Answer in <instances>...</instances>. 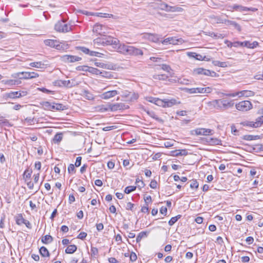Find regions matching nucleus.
I'll return each instance as SVG.
<instances>
[{
  "label": "nucleus",
  "mask_w": 263,
  "mask_h": 263,
  "mask_svg": "<svg viewBox=\"0 0 263 263\" xmlns=\"http://www.w3.org/2000/svg\"><path fill=\"white\" fill-rule=\"evenodd\" d=\"M53 240L52 237L50 235H46L41 239V241L44 244H48Z\"/></svg>",
  "instance_id": "nucleus-27"
},
{
  "label": "nucleus",
  "mask_w": 263,
  "mask_h": 263,
  "mask_svg": "<svg viewBox=\"0 0 263 263\" xmlns=\"http://www.w3.org/2000/svg\"><path fill=\"white\" fill-rule=\"evenodd\" d=\"M135 204L129 202L127 203L126 209L128 210H130L132 211H135V210L134 209Z\"/></svg>",
  "instance_id": "nucleus-52"
},
{
  "label": "nucleus",
  "mask_w": 263,
  "mask_h": 263,
  "mask_svg": "<svg viewBox=\"0 0 263 263\" xmlns=\"http://www.w3.org/2000/svg\"><path fill=\"white\" fill-rule=\"evenodd\" d=\"M207 35L214 38V39H223L224 37V35L221 33H214L213 32H209L206 33Z\"/></svg>",
  "instance_id": "nucleus-35"
},
{
  "label": "nucleus",
  "mask_w": 263,
  "mask_h": 263,
  "mask_svg": "<svg viewBox=\"0 0 263 263\" xmlns=\"http://www.w3.org/2000/svg\"><path fill=\"white\" fill-rule=\"evenodd\" d=\"M136 189V186H128L125 187L124 192L126 194H129L132 192L134 191Z\"/></svg>",
  "instance_id": "nucleus-46"
},
{
  "label": "nucleus",
  "mask_w": 263,
  "mask_h": 263,
  "mask_svg": "<svg viewBox=\"0 0 263 263\" xmlns=\"http://www.w3.org/2000/svg\"><path fill=\"white\" fill-rule=\"evenodd\" d=\"M40 253L43 257H49L50 255L49 252L47 249L43 246L40 249Z\"/></svg>",
  "instance_id": "nucleus-31"
},
{
  "label": "nucleus",
  "mask_w": 263,
  "mask_h": 263,
  "mask_svg": "<svg viewBox=\"0 0 263 263\" xmlns=\"http://www.w3.org/2000/svg\"><path fill=\"white\" fill-rule=\"evenodd\" d=\"M240 44L242 46L246 47L248 48L253 49L258 46V43L256 41H254L253 42H250L249 41H244L241 42Z\"/></svg>",
  "instance_id": "nucleus-20"
},
{
  "label": "nucleus",
  "mask_w": 263,
  "mask_h": 263,
  "mask_svg": "<svg viewBox=\"0 0 263 263\" xmlns=\"http://www.w3.org/2000/svg\"><path fill=\"white\" fill-rule=\"evenodd\" d=\"M44 109L52 110H54V103H51L48 101L43 102L41 103Z\"/></svg>",
  "instance_id": "nucleus-24"
},
{
  "label": "nucleus",
  "mask_w": 263,
  "mask_h": 263,
  "mask_svg": "<svg viewBox=\"0 0 263 263\" xmlns=\"http://www.w3.org/2000/svg\"><path fill=\"white\" fill-rule=\"evenodd\" d=\"M0 125L4 126H9L10 124L9 121L6 119H0Z\"/></svg>",
  "instance_id": "nucleus-53"
},
{
  "label": "nucleus",
  "mask_w": 263,
  "mask_h": 263,
  "mask_svg": "<svg viewBox=\"0 0 263 263\" xmlns=\"http://www.w3.org/2000/svg\"><path fill=\"white\" fill-rule=\"evenodd\" d=\"M178 98L165 99V107H172L174 105L180 104V101Z\"/></svg>",
  "instance_id": "nucleus-17"
},
{
  "label": "nucleus",
  "mask_w": 263,
  "mask_h": 263,
  "mask_svg": "<svg viewBox=\"0 0 263 263\" xmlns=\"http://www.w3.org/2000/svg\"><path fill=\"white\" fill-rule=\"evenodd\" d=\"M76 69L77 70L88 72L89 66L85 65L79 66H78Z\"/></svg>",
  "instance_id": "nucleus-49"
},
{
  "label": "nucleus",
  "mask_w": 263,
  "mask_h": 263,
  "mask_svg": "<svg viewBox=\"0 0 263 263\" xmlns=\"http://www.w3.org/2000/svg\"><path fill=\"white\" fill-rule=\"evenodd\" d=\"M226 24L227 25H232V26H234L238 31H241L240 26L234 21H232L227 20Z\"/></svg>",
  "instance_id": "nucleus-33"
},
{
  "label": "nucleus",
  "mask_w": 263,
  "mask_h": 263,
  "mask_svg": "<svg viewBox=\"0 0 263 263\" xmlns=\"http://www.w3.org/2000/svg\"><path fill=\"white\" fill-rule=\"evenodd\" d=\"M87 233L84 232H81L78 236L77 238L82 240L84 239L87 236Z\"/></svg>",
  "instance_id": "nucleus-58"
},
{
  "label": "nucleus",
  "mask_w": 263,
  "mask_h": 263,
  "mask_svg": "<svg viewBox=\"0 0 263 263\" xmlns=\"http://www.w3.org/2000/svg\"><path fill=\"white\" fill-rule=\"evenodd\" d=\"M98 110L101 112H105L107 111H110V108H109V103L107 105H101L98 106Z\"/></svg>",
  "instance_id": "nucleus-38"
},
{
  "label": "nucleus",
  "mask_w": 263,
  "mask_h": 263,
  "mask_svg": "<svg viewBox=\"0 0 263 263\" xmlns=\"http://www.w3.org/2000/svg\"><path fill=\"white\" fill-rule=\"evenodd\" d=\"M63 139V136L62 133H57L53 137V141L54 143L60 142Z\"/></svg>",
  "instance_id": "nucleus-39"
},
{
  "label": "nucleus",
  "mask_w": 263,
  "mask_h": 263,
  "mask_svg": "<svg viewBox=\"0 0 263 263\" xmlns=\"http://www.w3.org/2000/svg\"><path fill=\"white\" fill-rule=\"evenodd\" d=\"M91 256H95L98 254V250L96 247H91Z\"/></svg>",
  "instance_id": "nucleus-60"
},
{
  "label": "nucleus",
  "mask_w": 263,
  "mask_h": 263,
  "mask_svg": "<svg viewBox=\"0 0 263 263\" xmlns=\"http://www.w3.org/2000/svg\"><path fill=\"white\" fill-rule=\"evenodd\" d=\"M2 82L8 86L11 87L14 85H17L21 83L20 80H3Z\"/></svg>",
  "instance_id": "nucleus-19"
},
{
  "label": "nucleus",
  "mask_w": 263,
  "mask_h": 263,
  "mask_svg": "<svg viewBox=\"0 0 263 263\" xmlns=\"http://www.w3.org/2000/svg\"><path fill=\"white\" fill-rule=\"evenodd\" d=\"M95 65L97 67L103 68H106L107 67V64L101 62H95Z\"/></svg>",
  "instance_id": "nucleus-57"
},
{
  "label": "nucleus",
  "mask_w": 263,
  "mask_h": 263,
  "mask_svg": "<svg viewBox=\"0 0 263 263\" xmlns=\"http://www.w3.org/2000/svg\"><path fill=\"white\" fill-rule=\"evenodd\" d=\"M77 247L75 245H71L68 246L65 250V253L67 254H72L76 251Z\"/></svg>",
  "instance_id": "nucleus-30"
},
{
  "label": "nucleus",
  "mask_w": 263,
  "mask_h": 263,
  "mask_svg": "<svg viewBox=\"0 0 263 263\" xmlns=\"http://www.w3.org/2000/svg\"><path fill=\"white\" fill-rule=\"evenodd\" d=\"M236 109L241 111H247L252 107V105L249 101H243L235 105Z\"/></svg>",
  "instance_id": "nucleus-8"
},
{
  "label": "nucleus",
  "mask_w": 263,
  "mask_h": 263,
  "mask_svg": "<svg viewBox=\"0 0 263 263\" xmlns=\"http://www.w3.org/2000/svg\"><path fill=\"white\" fill-rule=\"evenodd\" d=\"M165 11H171V12H181L182 11V8L181 7L176 6H170L165 4Z\"/></svg>",
  "instance_id": "nucleus-25"
},
{
  "label": "nucleus",
  "mask_w": 263,
  "mask_h": 263,
  "mask_svg": "<svg viewBox=\"0 0 263 263\" xmlns=\"http://www.w3.org/2000/svg\"><path fill=\"white\" fill-rule=\"evenodd\" d=\"M81 95L88 100H92L94 99V96L88 90H84L82 91Z\"/></svg>",
  "instance_id": "nucleus-26"
},
{
  "label": "nucleus",
  "mask_w": 263,
  "mask_h": 263,
  "mask_svg": "<svg viewBox=\"0 0 263 263\" xmlns=\"http://www.w3.org/2000/svg\"><path fill=\"white\" fill-rule=\"evenodd\" d=\"M211 103L215 108L221 111H225L232 108L234 105L233 100L227 99L226 98L214 100L212 101Z\"/></svg>",
  "instance_id": "nucleus-2"
},
{
  "label": "nucleus",
  "mask_w": 263,
  "mask_h": 263,
  "mask_svg": "<svg viewBox=\"0 0 263 263\" xmlns=\"http://www.w3.org/2000/svg\"><path fill=\"white\" fill-rule=\"evenodd\" d=\"M194 73L197 74H203L205 76H211L215 77L216 76L217 73L214 71L203 69L202 68H198L194 70Z\"/></svg>",
  "instance_id": "nucleus-9"
},
{
  "label": "nucleus",
  "mask_w": 263,
  "mask_h": 263,
  "mask_svg": "<svg viewBox=\"0 0 263 263\" xmlns=\"http://www.w3.org/2000/svg\"><path fill=\"white\" fill-rule=\"evenodd\" d=\"M144 200L145 201V204H148V203L152 202L151 196L149 195H148V196L144 195Z\"/></svg>",
  "instance_id": "nucleus-61"
},
{
  "label": "nucleus",
  "mask_w": 263,
  "mask_h": 263,
  "mask_svg": "<svg viewBox=\"0 0 263 263\" xmlns=\"http://www.w3.org/2000/svg\"><path fill=\"white\" fill-rule=\"evenodd\" d=\"M22 77L20 79H29L37 78L39 76V74L34 72H21Z\"/></svg>",
  "instance_id": "nucleus-13"
},
{
  "label": "nucleus",
  "mask_w": 263,
  "mask_h": 263,
  "mask_svg": "<svg viewBox=\"0 0 263 263\" xmlns=\"http://www.w3.org/2000/svg\"><path fill=\"white\" fill-rule=\"evenodd\" d=\"M81 160H82V157H78L76 159V161L75 162V166L76 167H79L81 165Z\"/></svg>",
  "instance_id": "nucleus-62"
},
{
  "label": "nucleus",
  "mask_w": 263,
  "mask_h": 263,
  "mask_svg": "<svg viewBox=\"0 0 263 263\" xmlns=\"http://www.w3.org/2000/svg\"><path fill=\"white\" fill-rule=\"evenodd\" d=\"M105 26L99 24H96L93 28V31L100 35L105 33Z\"/></svg>",
  "instance_id": "nucleus-14"
},
{
  "label": "nucleus",
  "mask_w": 263,
  "mask_h": 263,
  "mask_svg": "<svg viewBox=\"0 0 263 263\" xmlns=\"http://www.w3.org/2000/svg\"><path fill=\"white\" fill-rule=\"evenodd\" d=\"M117 51L126 56L142 55L143 52L140 49L125 44H120L117 47Z\"/></svg>",
  "instance_id": "nucleus-1"
},
{
  "label": "nucleus",
  "mask_w": 263,
  "mask_h": 263,
  "mask_svg": "<svg viewBox=\"0 0 263 263\" xmlns=\"http://www.w3.org/2000/svg\"><path fill=\"white\" fill-rule=\"evenodd\" d=\"M109 108H110V111H116L127 109L129 108V106L122 103H117L115 104L109 103Z\"/></svg>",
  "instance_id": "nucleus-10"
},
{
  "label": "nucleus",
  "mask_w": 263,
  "mask_h": 263,
  "mask_svg": "<svg viewBox=\"0 0 263 263\" xmlns=\"http://www.w3.org/2000/svg\"><path fill=\"white\" fill-rule=\"evenodd\" d=\"M29 65L33 67L42 69L46 68L48 64L40 61L30 63Z\"/></svg>",
  "instance_id": "nucleus-23"
},
{
  "label": "nucleus",
  "mask_w": 263,
  "mask_h": 263,
  "mask_svg": "<svg viewBox=\"0 0 263 263\" xmlns=\"http://www.w3.org/2000/svg\"><path fill=\"white\" fill-rule=\"evenodd\" d=\"M32 171L26 170L23 174V177L25 179V181H27V179H30L31 178V174H32Z\"/></svg>",
  "instance_id": "nucleus-43"
},
{
  "label": "nucleus",
  "mask_w": 263,
  "mask_h": 263,
  "mask_svg": "<svg viewBox=\"0 0 263 263\" xmlns=\"http://www.w3.org/2000/svg\"><path fill=\"white\" fill-rule=\"evenodd\" d=\"M58 41L55 40H45L44 43L46 46L55 48L56 44H57Z\"/></svg>",
  "instance_id": "nucleus-28"
},
{
  "label": "nucleus",
  "mask_w": 263,
  "mask_h": 263,
  "mask_svg": "<svg viewBox=\"0 0 263 263\" xmlns=\"http://www.w3.org/2000/svg\"><path fill=\"white\" fill-rule=\"evenodd\" d=\"M178 81L180 84H188L189 80L186 79H178L177 77L174 76L173 70L169 66L165 65V84L167 82L170 83H175Z\"/></svg>",
  "instance_id": "nucleus-4"
},
{
  "label": "nucleus",
  "mask_w": 263,
  "mask_h": 263,
  "mask_svg": "<svg viewBox=\"0 0 263 263\" xmlns=\"http://www.w3.org/2000/svg\"><path fill=\"white\" fill-rule=\"evenodd\" d=\"M182 43V40L181 38L176 39V37H170L165 39V46L168 44L177 45Z\"/></svg>",
  "instance_id": "nucleus-18"
},
{
  "label": "nucleus",
  "mask_w": 263,
  "mask_h": 263,
  "mask_svg": "<svg viewBox=\"0 0 263 263\" xmlns=\"http://www.w3.org/2000/svg\"><path fill=\"white\" fill-rule=\"evenodd\" d=\"M263 123V116H261L257 118L256 121V125L255 126H260Z\"/></svg>",
  "instance_id": "nucleus-50"
},
{
  "label": "nucleus",
  "mask_w": 263,
  "mask_h": 263,
  "mask_svg": "<svg viewBox=\"0 0 263 263\" xmlns=\"http://www.w3.org/2000/svg\"><path fill=\"white\" fill-rule=\"evenodd\" d=\"M176 144V141H175L174 140L170 139H167V141H165V148H169L170 147H172Z\"/></svg>",
  "instance_id": "nucleus-40"
},
{
  "label": "nucleus",
  "mask_w": 263,
  "mask_h": 263,
  "mask_svg": "<svg viewBox=\"0 0 263 263\" xmlns=\"http://www.w3.org/2000/svg\"><path fill=\"white\" fill-rule=\"evenodd\" d=\"M88 72L91 73L98 75L100 74L101 71L96 68L89 67Z\"/></svg>",
  "instance_id": "nucleus-45"
},
{
  "label": "nucleus",
  "mask_w": 263,
  "mask_h": 263,
  "mask_svg": "<svg viewBox=\"0 0 263 263\" xmlns=\"http://www.w3.org/2000/svg\"><path fill=\"white\" fill-rule=\"evenodd\" d=\"M138 98V95L137 94H136L134 92H131V95L130 96V97H129L128 99L130 101H132L137 99Z\"/></svg>",
  "instance_id": "nucleus-56"
},
{
  "label": "nucleus",
  "mask_w": 263,
  "mask_h": 263,
  "mask_svg": "<svg viewBox=\"0 0 263 263\" xmlns=\"http://www.w3.org/2000/svg\"><path fill=\"white\" fill-rule=\"evenodd\" d=\"M100 75L106 78H111L113 77V76L110 72L106 71H101Z\"/></svg>",
  "instance_id": "nucleus-44"
},
{
  "label": "nucleus",
  "mask_w": 263,
  "mask_h": 263,
  "mask_svg": "<svg viewBox=\"0 0 263 263\" xmlns=\"http://www.w3.org/2000/svg\"><path fill=\"white\" fill-rule=\"evenodd\" d=\"M233 9L235 10L240 11V12L246 11L250 10L249 8H248L247 7H243V6H242L241 5H233Z\"/></svg>",
  "instance_id": "nucleus-32"
},
{
  "label": "nucleus",
  "mask_w": 263,
  "mask_h": 263,
  "mask_svg": "<svg viewBox=\"0 0 263 263\" xmlns=\"http://www.w3.org/2000/svg\"><path fill=\"white\" fill-rule=\"evenodd\" d=\"M172 150H171L169 148H165V155L172 156H177V149L175 147L172 148Z\"/></svg>",
  "instance_id": "nucleus-29"
},
{
  "label": "nucleus",
  "mask_w": 263,
  "mask_h": 263,
  "mask_svg": "<svg viewBox=\"0 0 263 263\" xmlns=\"http://www.w3.org/2000/svg\"><path fill=\"white\" fill-rule=\"evenodd\" d=\"M178 156H185L187 154V152L185 149H177Z\"/></svg>",
  "instance_id": "nucleus-51"
},
{
  "label": "nucleus",
  "mask_w": 263,
  "mask_h": 263,
  "mask_svg": "<svg viewBox=\"0 0 263 263\" xmlns=\"http://www.w3.org/2000/svg\"><path fill=\"white\" fill-rule=\"evenodd\" d=\"M118 93L119 92L116 90L107 91L103 93L101 97L103 99L107 100L116 96Z\"/></svg>",
  "instance_id": "nucleus-15"
},
{
  "label": "nucleus",
  "mask_w": 263,
  "mask_h": 263,
  "mask_svg": "<svg viewBox=\"0 0 263 263\" xmlns=\"http://www.w3.org/2000/svg\"><path fill=\"white\" fill-rule=\"evenodd\" d=\"M185 90L189 93H197L196 88H186Z\"/></svg>",
  "instance_id": "nucleus-63"
},
{
  "label": "nucleus",
  "mask_w": 263,
  "mask_h": 263,
  "mask_svg": "<svg viewBox=\"0 0 263 263\" xmlns=\"http://www.w3.org/2000/svg\"><path fill=\"white\" fill-rule=\"evenodd\" d=\"M18 95V91H11L10 92L6 93V96L11 99L19 98Z\"/></svg>",
  "instance_id": "nucleus-37"
},
{
  "label": "nucleus",
  "mask_w": 263,
  "mask_h": 263,
  "mask_svg": "<svg viewBox=\"0 0 263 263\" xmlns=\"http://www.w3.org/2000/svg\"><path fill=\"white\" fill-rule=\"evenodd\" d=\"M148 101L159 106H164V100L157 98H149Z\"/></svg>",
  "instance_id": "nucleus-22"
},
{
  "label": "nucleus",
  "mask_w": 263,
  "mask_h": 263,
  "mask_svg": "<svg viewBox=\"0 0 263 263\" xmlns=\"http://www.w3.org/2000/svg\"><path fill=\"white\" fill-rule=\"evenodd\" d=\"M54 29L59 32L66 33L71 30V27L64 21H59L54 25Z\"/></svg>",
  "instance_id": "nucleus-6"
},
{
  "label": "nucleus",
  "mask_w": 263,
  "mask_h": 263,
  "mask_svg": "<svg viewBox=\"0 0 263 263\" xmlns=\"http://www.w3.org/2000/svg\"><path fill=\"white\" fill-rule=\"evenodd\" d=\"M203 140L211 145L221 144V140L216 138L206 137L203 139Z\"/></svg>",
  "instance_id": "nucleus-16"
},
{
  "label": "nucleus",
  "mask_w": 263,
  "mask_h": 263,
  "mask_svg": "<svg viewBox=\"0 0 263 263\" xmlns=\"http://www.w3.org/2000/svg\"><path fill=\"white\" fill-rule=\"evenodd\" d=\"M69 46L67 43L65 42H60L58 41L57 44H56L55 48L57 50L61 51H65L68 49Z\"/></svg>",
  "instance_id": "nucleus-21"
},
{
  "label": "nucleus",
  "mask_w": 263,
  "mask_h": 263,
  "mask_svg": "<svg viewBox=\"0 0 263 263\" xmlns=\"http://www.w3.org/2000/svg\"><path fill=\"white\" fill-rule=\"evenodd\" d=\"M76 49L78 50H80L81 51H82V52H83L84 53L86 54H88L89 55V52H90V50L85 47H83V46H77L76 47Z\"/></svg>",
  "instance_id": "nucleus-42"
},
{
  "label": "nucleus",
  "mask_w": 263,
  "mask_h": 263,
  "mask_svg": "<svg viewBox=\"0 0 263 263\" xmlns=\"http://www.w3.org/2000/svg\"><path fill=\"white\" fill-rule=\"evenodd\" d=\"M148 235V232L146 231H143L140 232L136 238L137 242H139L141 239L143 238H146Z\"/></svg>",
  "instance_id": "nucleus-34"
},
{
  "label": "nucleus",
  "mask_w": 263,
  "mask_h": 263,
  "mask_svg": "<svg viewBox=\"0 0 263 263\" xmlns=\"http://www.w3.org/2000/svg\"><path fill=\"white\" fill-rule=\"evenodd\" d=\"M75 170L74 166L73 164H70L68 167V172L69 174L74 172Z\"/></svg>",
  "instance_id": "nucleus-64"
},
{
  "label": "nucleus",
  "mask_w": 263,
  "mask_h": 263,
  "mask_svg": "<svg viewBox=\"0 0 263 263\" xmlns=\"http://www.w3.org/2000/svg\"><path fill=\"white\" fill-rule=\"evenodd\" d=\"M215 21L217 23H225L226 24L227 20H223L220 17H214Z\"/></svg>",
  "instance_id": "nucleus-55"
},
{
  "label": "nucleus",
  "mask_w": 263,
  "mask_h": 263,
  "mask_svg": "<svg viewBox=\"0 0 263 263\" xmlns=\"http://www.w3.org/2000/svg\"><path fill=\"white\" fill-rule=\"evenodd\" d=\"M61 60L65 63H73L81 61L82 58L81 57L71 55H64L61 57Z\"/></svg>",
  "instance_id": "nucleus-11"
},
{
  "label": "nucleus",
  "mask_w": 263,
  "mask_h": 263,
  "mask_svg": "<svg viewBox=\"0 0 263 263\" xmlns=\"http://www.w3.org/2000/svg\"><path fill=\"white\" fill-rule=\"evenodd\" d=\"M196 135H212L213 130L206 128H197L194 130Z\"/></svg>",
  "instance_id": "nucleus-12"
},
{
  "label": "nucleus",
  "mask_w": 263,
  "mask_h": 263,
  "mask_svg": "<svg viewBox=\"0 0 263 263\" xmlns=\"http://www.w3.org/2000/svg\"><path fill=\"white\" fill-rule=\"evenodd\" d=\"M129 257H130V260L133 262L136 261L137 259V256L136 254L133 252H132L130 253Z\"/></svg>",
  "instance_id": "nucleus-59"
},
{
  "label": "nucleus",
  "mask_w": 263,
  "mask_h": 263,
  "mask_svg": "<svg viewBox=\"0 0 263 263\" xmlns=\"http://www.w3.org/2000/svg\"><path fill=\"white\" fill-rule=\"evenodd\" d=\"M221 95L222 97H235L236 96H238L239 97H251L254 95V92L250 90H242L240 91H238L233 93H223L221 92Z\"/></svg>",
  "instance_id": "nucleus-5"
},
{
  "label": "nucleus",
  "mask_w": 263,
  "mask_h": 263,
  "mask_svg": "<svg viewBox=\"0 0 263 263\" xmlns=\"http://www.w3.org/2000/svg\"><path fill=\"white\" fill-rule=\"evenodd\" d=\"M181 217V215H178L175 217H173L171 218V219L168 222V224L170 226H173Z\"/></svg>",
  "instance_id": "nucleus-41"
},
{
  "label": "nucleus",
  "mask_w": 263,
  "mask_h": 263,
  "mask_svg": "<svg viewBox=\"0 0 263 263\" xmlns=\"http://www.w3.org/2000/svg\"><path fill=\"white\" fill-rule=\"evenodd\" d=\"M119 41L116 38L111 36L103 35L101 37H98L93 40L95 45H102L103 46L112 45L114 48H116L119 43Z\"/></svg>",
  "instance_id": "nucleus-3"
},
{
  "label": "nucleus",
  "mask_w": 263,
  "mask_h": 263,
  "mask_svg": "<svg viewBox=\"0 0 263 263\" xmlns=\"http://www.w3.org/2000/svg\"><path fill=\"white\" fill-rule=\"evenodd\" d=\"M54 110H64L67 109V107L66 106L61 103H54Z\"/></svg>",
  "instance_id": "nucleus-36"
},
{
  "label": "nucleus",
  "mask_w": 263,
  "mask_h": 263,
  "mask_svg": "<svg viewBox=\"0 0 263 263\" xmlns=\"http://www.w3.org/2000/svg\"><path fill=\"white\" fill-rule=\"evenodd\" d=\"M25 219H24L22 215L21 214L19 215L16 219V223L18 225H21L22 224H24V221Z\"/></svg>",
  "instance_id": "nucleus-47"
},
{
  "label": "nucleus",
  "mask_w": 263,
  "mask_h": 263,
  "mask_svg": "<svg viewBox=\"0 0 263 263\" xmlns=\"http://www.w3.org/2000/svg\"><path fill=\"white\" fill-rule=\"evenodd\" d=\"M199 184L196 180H193L190 184V187L192 189H197L198 187Z\"/></svg>",
  "instance_id": "nucleus-54"
},
{
  "label": "nucleus",
  "mask_w": 263,
  "mask_h": 263,
  "mask_svg": "<svg viewBox=\"0 0 263 263\" xmlns=\"http://www.w3.org/2000/svg\"><path fill=\"white\" fill-rule=\"evenodd\" d=\"M89 55L91 57H97L101 58L103 54L99 52L90 50Z\"/></svg>",
  "instance_id": "nucleus-48"
},
{
  "label": "nucleus",
  "mask_w": 263,
  "mask_h": 263,
  "mask_svg": "<svg viewBox=\"0 0 263 263\" xmlns=\"http://www.w3.org/2000/svg\"><path fill=\"white\" fill-rule=\"evenodd\" d=\"M54 86L62 87L65 86L68 88H71L76 85L75 80H58L53 82Z\"/></svg>",
  "instance_id": "nucleus-7"
}]
</instances>
